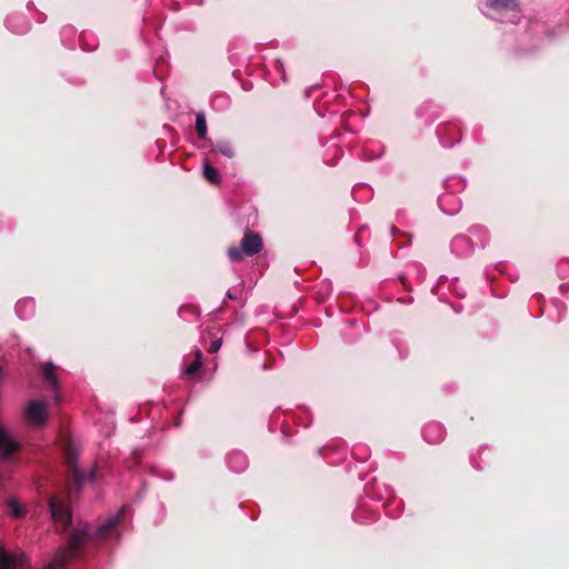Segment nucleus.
Masks as SVG:
<instances>
[{
  "instance_id": "nucleus-7",
  "label": "nucleus",
  "mask_w": 569,
  "mask_h": 569,
  "mask_svg": "<svg viewBox=\"0 0 569 569\" xmlns=\"http://www.w3.org/2000/svg\"><path fill=\"white\" fill-rule=\"evenodd\" d=\"M6 26L9 31L17 34L26 33L30 28L27 18L20 13H13L8 16L6 19Z\"/></svg>"
},
{
  "instance_id": "nucleus-8",
  "label": "nucleus",
  "mask_w": 569,
  "mask_h": 569,
  "mask_svg": "<svg viewBox=\"0 0 569 569\" xmlns=\"http://www.w3.org/2000/svg\"><path fill=\"white\" fill-rule=\"evenodd\" d=\"M19 449V445L13 441L8 432L0 427V455L8 459L13 452Z\"/></svg>"
},
{
  "instance_id": "nucleus-12",
  "label": "nucleus",
  "mask_w": 569,
  "mask_h": 569,
  "mask_svg": "<svg viewBox=\"0 0 569 569\" xmlns=\"http://www.w3.org/2000/svg\"><path fill=\"white\" fill-rule=\"evenodd\" d=\"M203 177L208 182L214 186H218L221 182V177L218 170L208 160L203 162Z\"/></svg>"
},
{
  "instance_id": "nucleus-13",
  "label": "nucleus",
  "mask_w": 569,
  "mask_h": 569,
  "mask_svg": "<svg viewBox=\"0 0 569 569\" xmlns=\"http://www.w3.org/2000/svg\"><path fill=\"white\" fill-rule=\"evenodd\" d=\"M213 151H217L228 158H233L236 154L232 143L228 140H219L213 146Z\"/></svg>"
},
{
  "instance_id": "nucleus-6",
  "label": "nucleus",
  "mask_w": 569,
  "mask_h": 569,
  "mask_svg": "<svg viewBox=\"0 0 569 569\" xmlns=\"http://www.w3.org/2000/svg\"><path fill=\"white\" fill-rule=\"evenodd\" d=\"M28 420L36 425L42 426L47 421V406L44 402L32 400L29 402L26 411Z\"/></svg>"
},
{
  "instance_id": "nucleus-15",
  "label": "nucleus",
  "mask_w": 569,
  "mask_h": 569,
  "mask_svg": "<svg viewBox=\"0 0 569 569\" xmlns=\"http://www.w3.org/2000/svg\"><path fill=\"white\" fill-rule=\"evenodd\" d=\"M208 337L211 338L210 346L208 347L207 351L209 353H216L222 346V336L218 335V331L208 330L207 332Z\"/></svg>"
},
{
  "instance_id": "nucleus-11",
  "label": "nucleus",
  "mask_w": 569,
  "mask_h": 569,
  "mask_svg": "<svg viewBox=\"0 0 569 569\" xmlns=\"http://www.w3.org/2000/svg\"><path fill=\"white\" fill-rule=\"evenodd\" d=\"M41 375L43 379L49 383L51 389L57 393L58 378L56 376V366L52 362L42 363Z\"/></svg>"
},
{
  "instance_id": "nucleus-1",
  "label": "nucleus",
  "mask_w": 569,
  "mask_h": 569,
  "mask_svg": "<svg viewBox=\"0 0 569 569\" xmlns=\"http://www.w3.org/2000/svg\"><path fill=\"white\" fill-rule=\"evenodd\" d=\"M127 507H122L116 515L109 517L104 523L100 525L93 532L87 529L74 530L69 538L66 547L60 548L53 559L44 567V569H63L72 559H74L89 540H104L111 538L116 528L124 518Z\"/></svg>"
},
{
  "instance_id": "nucleus-17",
  "label": "nucleus",
  "mask_w": 569,
  "mask_h": 569,
  "mask_svg": "<svg viewBox=\"0 0 569 569\" xmlns=\"http://www.w3.org/2000/svg\"><path fill=\"white\" fill-rule=\"evenodd\" d=\"M194 356H196V359L192 361V363L184 370V373L187 376H193L196 375L199 369L201 368L202 366V353L201 351L198 349L196 350L194 352Z\"/></svg>"
},
{
  "instance_id": "nucleus-18",
  "label": "nucleus",
  "mask_w": 569,
  "mask_h": 569,
  "mask_svg": "<svg viewBox=\"0 0 569 569\" xmlns=\"http://www.w3.org/2000/svg\"><path fill=\"white\" fill-rule=\"evenodd\" d=\"M10 508H11V513H12L14 517H17V518L22 517L23 511L19 508V506H18L16 502H11V503H10Z\"/></svg>"
},
{
  "instance_id": "nucleus-3",
  "label": "nucleus",
  "mask_w": 569,
  "mask_h": 569,
  "mask_svg": "<svg viewBox=\"0 0 569 569\" xmlns=\"http://www.w3.org/2000/svg\"><path fill=\"white\" fill-rule=\"evenodd\" d=\"M63 455L64 463L67 467V475L68 478L72 481L74 489L79 490L87 481L94 480V469H90L88 472L80 470L78 466V450L71 442H68L64 446Z\"/></svg>"
},
{
  "instance_id": "nucleus-9",
  "label": "nucleus",
  "mask_w": 569,
  "mask_h": 569,
  "mask_svg": "<svg viewBox=\"0 0 569 569\" xmlns=\"http://www.w3.org/2000/svg\"><path fill=\"white\" fill-rule=\"evenodd\" d=\"M23 566V558L9 555L0 545V569H14Z\"/></svg>"
},
{
  "instance_id": "nucleus-4",
  "label": "nucleus",
  "mask_w": 569,
  "mask_h": 569,
  "mask_svg": "<svg viewBox=\"0 0 569 569\" xmlns=\"http://www.w3.org/2000/svg\"><path fill=\"white\" fill-rule=\"evenodd\" d=\"M263 248V241L259 233L251 230H246L243 238L240 241V248L230 247L227 251L230 260L240 262L244 257H252L259 253Z\"/></svg>"
},
{
  "instance_id": "nucleus-16",
  "label": "nucleus",
  "mask_w": 569,
  "mask_h": 569,
  "mask_svg": "<svg viewBox=\"0 0 569 569\" xmlns=\"http://www.w3.org/2000/svg\"><path fill=\"white\" fill-rule=\"evenodd\" d=\"M196 131L201 139L207 138V122L206 116L203 112H198L196 114Z\"/></svg>"
},
{
  "instance_id": "nucleus-5",
  "label": "nucleus",
  "mask_w": 569,
  "mask_h": 569,
  "mask_svg": "<svg viewBox=\"0 0 569 569\" xmlns=\"http://www.w3.org/2000/svg\"><path fill=\"white\" fill-rule=\"evenodd\" d=\"M48 505L53 522L62 531L68 530L72 521L69 503L64 499L51 495L48 498Z\"/></svg>"
},
{
  "instance_id": "nucleus-2",
  "label": "nucleus",
  "mask_w": 569,
  "mask_h": 569,
  "mask_svg": "<svg viewBox=\"0 0 569 569\" xmlns=\"http://www.w3.org/2000/svg\"><path fill=\"white\" fill-rule=\"evenodd\" d=\"M481 11L487 17L500 22L515 23L520 18L517 0H487L482 3Z\"/></svg>"
},
{
  "instance_id": "nucleus-14",
  "label": "nucleus",
  "mask_w": 569,
  "mask_h": 569,
  "mask_svg": "<svg viewBox=\"0 0 569 569\" xmlns=\"http://www.w3.org/2000/svg\"><path fill=\"white\" fill-rule=\"evenodd\" d=\"M76 29L72 26H64L61 29V41L64 47L74 48L73 38L76 37Z\"/></svg>"
},
{
  "instance_id": "nucleus-10",
  "label": "nucleus",
  "mask_w": 569,
  "mask_h": 569,
  "mask_svg": "<svg viewBox=\"0 0 569 569\" xmlns=\"http://www.w3.org/2000/svg\"><path fill=\"white\" fill-rule=\"evenodd\" d=\"M79 43L83 51H93L98 48V38L97 36L91 31H82L79 37Z\"/></svg>"
}]
</instances>
